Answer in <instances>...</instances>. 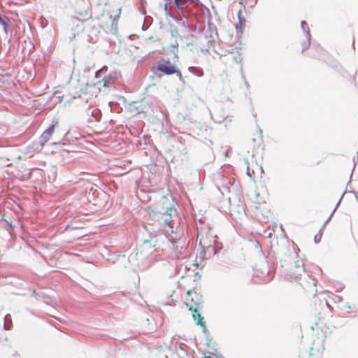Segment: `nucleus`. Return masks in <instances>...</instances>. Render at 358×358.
Returning a JSON list of instances; mask_svg holds the SVG:
<instances>
[{
  "instance_id": "1",
  "label": "nucleus",
  "mask_w": 358,
  "mask_h": 358,
  "mask_svg": "<svg viewBox=\"0 0 358 358\" xmlns=\"http://www.w3.org/2000/svg\"><path fill=\"white\" fill-rule=\"evenodd\" d=\"M161 226L167 234L169 240L176 243L180 241L182 232L180 228V218L173 208H169L159 219Z\"/></svg>"
},
{
  "instance_id": "2",
  "label": "nucleus",
  "mask_w": 358,
  "mask_h": 358,
  "mask_svg": "<svg viewBox=\"0 0 358 358\" xmlns=\"http://www.w3.org/2000/svg\"><path fill=\"white\" fill-rule=\"evenodd\" d=\"M202 303L201 296L196 292H188L186 305L192 310V317L197 324L203 325V318L199 313V308Z\"/></svg>"
},
{
  "instance_id": "3",
  "label": "nucleus",
  "mask_w": 358,
  "mask_h": 358,
  "mask_svg": "<svg viewBox=\"0 0 358 358\" xmlns=\"http://www.w3.org/2000/svg\"><path fill=\"white\" fill-rule=\"evenodd\" d=\"M75 9L78 15L71 19L72 23L76 24L80 30H83V23L87 19L92 17L91 13L89 10L88 3L85 0H78Z\"/></svg>"
},
{
  "instance_id": "4",
  "label": "nucleus",
  "mask_w": 358,
  "mask_h": 358,
  "mask_svg": "<svg viewBox=\"0 0 358 358\" xmlns=\"http://www.w3.org/2000/svg\"><path fill=\"white\" fill-rule=\"evenodd\" d=\"M198 0H174L175 5L176 6V11L180 14L182 18L188 17L189 11L187 8L190 4L196 3Z\"/></svg>"
},
{
  "instance_id": "5",
  "label": "nucleus",
  "mask_w": 358,
  "mask_h": 358,
  "mask_svg": "<svg viewBox=\"0 0 358 358\" xmlns=\"http://www.w3.org/2000/svg\"><path fill=\"white\" fill-rule=\"evenodd\" d=\"M157 69L166 75H172L176 71L177 67L172 64L170 61L162 59L158 62Z\"/></svg>"
},
{
  "instance_id": "6",
  "label": "nucleus",
  "mask_w": 358,
  "mask_h": 358,
  "mask_svg": "<svg viewBox=\"0 0 358 358\" xmlns=\"http://www.w3.org/2000/svg\"><path fill=\"white\" fill-rule=\"evenodd\" d=\"M164 14L166 17L173 19L177 22L182 21L180 14L176 11V6L175 3H173L171 6L168 7V10H164Z\"/></svg>"
},
{
  "instance_id": "7",
  "label": "nucleus",
  "mask_w": 358,
  "mask_h": 358,
  "mask_svg": "<svg viewBox=\"0 0 358 358\" xmlns=\"http://www.w3.org/2000/svg\"><path fill=\"white\" fill-rule=\"evenodd\" d=\"M108 69L107 66H103L102 67L100 70H99L98 71L96 72V74H95V77L96 78H101V80H99V83H103V86L105 87H108V84L110 82L111 80V78L110 77H108L106 76H103L102 77V74L106 71Z\"/></svg>"
},
{
  "instance_id": "8",
  "label": "nucleus",
  "mask_w": 358,
  "mask_h": 358,
  "mask_svg": "<svg viewBox=\"0 0 358 358\" xmlns=\"http://www.w3.org/2000/svg\"><path fill=\"white\" fill-rule=\"evenodd\" d=\"M215 236L208 238L207 235L204 236L201 234L199 245L203 249H208L212 247L213 243L215 241Z\"/></svg>"
},
{
  "instance_id": "9",
  "label": "nucleus",
  "mask_w": 358,
  "mask_h": 358,
  "mask_svg": "<svg viewBox=\"0 0 358 358\" xmlns=\"http://www.w3.org/2000/svg\"><path fill=\"white\" fill-rule=\"evenodd\" d=\"M305 271L304 264L301 261L295 262L294 266L291 269V275L294 278H298L301 275L302 273Z\"/></svg>"
},
{
  "instance_id": "10",
  "label": "nucleus",
  "mask_w": 358,
  "mask_h": 358,
  "mask_svg": "<svg viewBox=\"0 0 358 358\" xmlns=\"http://www.w3.org/2000/svg\"><path fill=\"white\" fill-rule=\"evenodd\" d=\"M55 129V125L50 126L41 135L40 138V143L44 145L51 138Z\"/></svg>"
},
{
  "instance_id": "11",
  "label": "nucleus",
  "mask_w": 358,
  "mask_h": 358,
  "mask_svg": "<svg viewBox=\"0 0 358 358\" xmlns=\"http://www.w3.org/2000/svg\"><path fill=\"white\" fill-rule=\"evenodd\" d=\"M43 148V145L40 142L34 143L29 145L27 148L26 153L30 157L33 156L36 152H40Z\"/></svg>"
},
{
  "instance_id": "12",
  "label": "nucleus",
  "mask_w": 358,
  "mask_h": 358,
  "mask_svg": "<svg viewBox=\"0 0 358 358\" xmlns=\"http://www.w3.org/2000/svg\"><path fill=\"white\" fill-rule=\"evenodd\" d=\"M268 271L266 268H264L262 271H256L255 274L257 277H259V282H267L270 280L268 276Z\"/></svg>"
},
{
  "instance_id": "13",
  "label": "nucleus",
  "mask_w": 358,
  "mask_h": 358,
  "mask_svg": "<svg viewBox=\"0 0 358 358\" xmlns=\"http://www.w3.org/2000/svg\"><path fill=\"white\" fill-rule=\"evenodd\" d=\"M188 71L191 73H192L198 77H202L203 76V71L200 67L189 66L188 68Z\"/></svg>"
},
{
  "instance_id": "14",
  "label": "nucleus",
  "mask_w": 358,
  "mask_h": 358,
  "mask_svg": "<svg viewBox=\"0 0 358 358\" xmlns=\"http://www.w3.org/2000/svg\"><path fill=\"white\" fill-rule=\"evenodd\" d=\"M238 23L236 24V28L238 29L245 24V20L241 17V10H239L238 13Z\"/></svg>"
},
{
  "instance_id": "15",
  "label": "nucleus",
  "mask_w": 358,
  "mask_h": 358,
  "mask_svg": "<svg viewBox=\"0 0 358 358\" xmlns=\"http://www.w3.org/2000/svg\"><path fill=\"white\" fill-rule=\"evenodd\" d=\"M11 324V317L10 315H6L4 317V328L6 329H10Z\"/></svg>"
},
{
  "instance_id": "16",
  "label": "nucleus",
  "mask_w": 358,
  "mask_h": 358,
  "mask_svg": "<svg viewBox=\"0 0 358 358\" xmlns=\"http://www.w3.org/2000/svg\"><path fill=\"white\" fill-rule=\"evenodd\" d=\"M143 250H150V251H152L153 249L152 248V243H151V241H144L143 244Z\"/></svg>"
},
{
  "instance_id": "17",
  "label": "nucleus",
  "mask_w": 358,
  "mask_h": 358,
  "mask_svg": "<svg viewBox=\"0 0 358 358\" xmlns=\"http://www.w3.org/2000/svg\"><path fill=\"white\" fill-rule=\"evenodd\" d=\"M163 1H164V3H163L162 6H163L164 11L165 10H168V7L171 6L174 3L173 0H163Z\"/></svg>"
},
{
  "instance_id": "18",
  "label": "nucleus",
  "mask_w": 358,
  "mask_h": 358,
  "mask_svg": "<svg viewBox=\"0 0 358 358\" xmlns=\"http://www.w3.org/2000/svg\"><path fill=\"white\" fill-rule=\"evenodd\" d=\"M342 198H343V196H341V197L340 200L338 201V203L336 204V208L334 209V210L332 211V213H331V214L330 215V216L329 217V218L326 220V222H324V225H325V224H327V223L330 220V219L332 217L333 214H334V212L336 211V208H337L338 206L340 204V202H341V199H342ZM324 227V226H323V227Z\"/></svg>"
},
{
  "instance_id": "19",
  "label": "nucleus",
  "mask_w": 358,
  "mask_h": 358,
  "mask_svg": "<svg viewBox=\"0 0 358 358\" xmlns=\"http://www.w3.org/2000/svg\"><path fill=\"white\" fill-rule=\"evenodd\" d=\"M0 24L1 26H3L5 31H6V27L8 26V23H7L6 20L4 18L1 17V16H0Z\"/></svg>"
},
{
  "instance_id": "20",
  "label": "nucleus",
  "mask_w": 358,
  "mask_h": 358,
  "mask_svg": "<svg viewBox=\"0 0 358 358\" xmlns=\"http://www.w3.org/2000/svg\"><path fill=\"white\" fill-rule=\"evenodd\" d=\"M175 73L177 75L178 78H179V80L180 81H182V82L184 81L182 73L178 69H176V71L175 72Z\"/></svg>"
},
{
  "instance_id": "21",
  "label": "nucleus",
  "mask_w": 358,
  "mask_h": 358,
  "mask_svg": "<svg viewBox=\"0 0 358 358\" xmlns=\"http://www.w3.org/2000/svg\"><path fill=\"white\" fill-rule=\"evenodd\" d=\"M321 238H322V234L320 232H319L318 234H317L315 236V242L317 243H319L321 240Z\"/></svg>"
},
{
  "instance_id": "22",
  "label": "nucleus",
  "mask_w": 358,
  "mask_h": 358,
  "mask_svg": "<svg viewBox=\"0 0 358 358\" xmlns=\"http://www.w3.org/2000/svg\"><path fill=\"white\" fill-rule=\"evenodd\" d=\"M334 299L336 302H341L343 301L342 297L338 295H336Z\"/></svg>"
},
{
  "instance_id": "23",
  "label": "nucleus",
  "mask_w": 358,
  "mask_h": 358,
  "mask_svg": "<svg viewBox=\"0 0 358 358\" xmlns=\"http://www.w3.org/2000/svg\"><path fill=\"white\" fill-rule=\"evenodd\" d=\"M120 14V9H118L117 10V14L115 15V17H114L113 19V23L116 21H117L118 18H119V15Z\"/></svg>"
},
{
  "instance_id": "24",
  "label": "nucleus",
  "mask_w": 358,
  "mask_h": 358,
  "mask_svg": "<svg viewBox=\"0 0 358 358\" xmlns=\"http://www.w3.org/2000/svg\"><path fill=\"white\" fill-rule=\"evenodd\" d=\"M306 27H307V24L305 21L301 22V27L303 30H306Z\"/></svg>"
},
{
  "instance_id": "25",
  "label": "nucleus",
  "mask_w": 358,
  "mask_h": 358,
  "mask_svg": "<svg viewBox=\"0 0 358 358\" xmlns=\"http://www.w3.org/2000/svg\"><path fill=\"white\" fill-rule=\"evenodd\" d=\"M307 48H308V44H306H306H304V45H303V51H304V50H305L306 49H307Z\"/></svg>"
},
{
  "instance_id": "26",
  "label": "nucleus",
  "mask_w": 358,
  "mask_h": 358,
  "mask_svg": "<svg viewBox=\"0 0 358 358\" xmlns=\"http://www.w3.org/2000/svg\"><path fill=\"white\" fill-rule=\"evenodd\" d=\"M307 36H308V39L309 40L310 38V31L308 29L307 30Z\"/></svg>"
},
{
  "instance_id": "27",
  "label": "nucleus",
  "mask_w": 358,
  "mask_h": 358,
  "mask_svg": "<svg viewBox=\"0 0 358 358\" xmlns=\"http://www.w3.org/2000/svg\"><path fill=\"white\" fill-rule=\"evenodd\" d=\"M345 308H348V309H350V306L349 305H346L345 306Z\"/></svg>"
},
{
  "instance_id": "28",
  "label": "nucleus",
  "mask_w": 358,
  "mask_h": 358,
  "mask_svg": "<svg viewBox=\"0 0 358 358\" xmlns=\"http://www.w3.org/2000/svg\"><path fill=\"white\" fill-rule=\"evenodd\" d=\"M182 24L183 25H185V22H184V21H182Z\"/></svg>"
}]
</instances>
